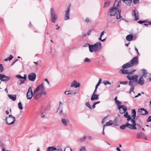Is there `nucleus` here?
<instances>
[{"label":"nucleus","instance_id":"36","mask_svg":"<svg viewBox=\"0 0 151 151\" xmlns=\"http://www.w3.org/2000/svg\"><path fill=\"white\" fill-rule=\"evenodd\" d=\"M78 151H86V147L84 146H82L80 147Z\"/></svg>","mask_w":151,"mask_h":151},{"label":"nucleus","instance_id":"11","mask_svg":"<svg viewBox=\"0 0 151 151\" xmlns=\"http://www.w3.org/2000/svg\"><path fill=\"white\" fill-rule=\"evenodd\" d=\"M10 77L3 74H0V80L2 81H7L10 79Z\"/></svg>","mask_w":151,"mask_h":151},{"label":"nucleus","instance_id":"15","mask_svg":"<svg viewBox=\"0 0 151 151\" xmlns=\"http://www.w3.org/2000/svg\"><path fill=\"white\" fill-rule=\"evenodd\" d=\"M81 85L80 83H78L76 80L73 81L71 83L70 85L71 87H75L77 88L80 87Z\"/></svg>","mask_w":151,"mask_h":151},{"label":"nucleus","instance_id":"21","mask_svg":"<svg viewBox=\"0 0 151 151\" xmlns=\"http://www.w3.org/2000/svg\"><path fill=\"white\" fill-rule=\"evenodd\" d=\"M124 116L127 118V121H129L131 120V119H132L131 117L129 115H128V113L127 112H125L124 113Z\"/></svg>","mask_w":151,"mask_h":151},{"label":"nucleus","instance_id":"39","mask_svg":"<svg viewBox=\"0 0 151 151\" xmlns=\"http://www.w3.org/2000/svg\"><path fill=\"white\" fill-rule=\"evenodd\" d=\"M135 82H136L135 81L130 80V81L129 82V85L131 86H134V83Z\"/></svg>","mask_w":151,"mask_h":151},{"label":"nucleus","instance_id":"44","mask_svg":"<svg viewBox=\"0 0 151 151\" xmlns=\"http://www.w3.org/2000/svg\"><path fill=\"white\" fill-rule=\"evenodd\" d=\"M116 103L117 104V105L118 106V108H119V107H120L121 106V102L120 101H116Z\"/></svg>","mask_w":151,"mask_h":151},{"label":"nucleus","instance_id":"40","mask_svg":"<svg viewBox=\"0 0 151 151\" xmlns=\"http://www.w3.org/2000/svg\"><path fill=\"white\" fill-rule=\"evenodd\" d=\"M18 105L19 109L20 110H22L23 109V107L22 106V105L21 104V103L20 102L18 103Z\"/></svg>","mask_w":151,"mask_h":151},{"label":"nucleus","instance_id":"34","mask_svg":"<svg viewBox=\"0 0 151 151\" xmlns=\"http://www.w3.org/2000/svg\"><path fill=\"white\" fill-rule=\"evenodd\" d=\"M111 2L110 1H107L104 3V7L105 8L108 7L110 4Z\"/></svg>","mask_w":151,"mask_h":151},{"label":"nucleus","instance_id":"19","mask_svg":"<svg viewBox=\"0 0 151 151\" xmlns=\"http://www.w3.org/2000/svg\"><path fill=\"white\" fill-rule=\"evenodd\" d=\"M61 122L64 126H66L68 124L69 121L67 118H61Z\"/></svg>","mask_w":151,"mask_h":151},{"label":"nucleus","instance_id":"54","mask_svg":"<svg viewBox=\"0 0 151 151\" xmlns=\"http://www.w3.org/2000/svg\"><path fill=\"white\" fill-rule=\"evenodd\" d=\"M101 79H100L99 81L98 82V83L96 85L99 86L101 82Z\"/></svg>","mask_w":151,"mask_h":151},{"label":"nucleus","instance_id":"5","mask_svg":"<svg viewBox=\"0 0 151 151\" xmlns=\"http://www.w3.org/2000/svg\"><path fill=\"white\" fill-rule=\"evenodd\" d=\"M50 12L52 22L54 23L57 20L58 17L57 16L55 13V10L54 8H51Z\"/></svg>","mask_w":151,"mask_h":151},{"label":"nucleus","instance_id":"48","mask_svg":"<svg viewBox=\"0 0 151 151\" xmlns=\"http://www.w3.org/2000/svg\"><path fill=\"white\" fill-rule=\"evenodd\" d=\"M4 70V68L3 67L2 64H0V72H2Z\"/></svg>","mask_w":151,"mask_h":151},{"label":"nucleus","instance_id":"29","mask_svg":"<svg viewBox=\"0 0 151 151\" xmlns=\"http://www.w3.org/2000/svg\"><path fill=\"white\" fill-rule=\"evenodd\" d=\"M113 124V122L112 120H110L108 122H106L105 124L104 125V127L106 126H111Z\"/></svg>","mask_w":151,"mask_h":151},{"label":"nucleus","instance_id":"50","mask_svg":"<svg viewBox=\"0 0 151 151\" xmlns=\"http://www.w3.org/2000/svg\"><path fill=\"white\" fill-rule=\"evenodd\" d=\"M133 2L134 4H138L139 3V0H133Z\"/></svg>","mask_w":151,"mask_h":151},{"label":"nucleus","instance_id":"41","mask_svg":"<svg viewBox=\"0 0 151 151\" xmlns=\"http://www.w3.org/2000/svg\"><path fill=\"white\" fill-rule=\"evenodd\" d=\"M85 105L86 106L88 107L90 109H92V108L91 105H90L89 102H86L85 103Z\"/></svg>","mask_w":151,"mask_h":151},{"label":"nucleus","instance_id":"20","mask_svg":"<svg viewBox=\"0 0 151 151\" xmlns=\"http://www.w3.org/2000/svg\"><path fill=\"white\" fill-rule=\"evenodd\" d=\"M131 64L130 63H128L125 64L122 66V68L123 69H127L130 68L132 67Z\"/></svg>","mask_w":151,"mask_h":151},{"label":"nucleus","instance_id":"17","mask_svg":"<svg viewBox=\"0 0 151 151\" xmlns=\"http://www.w3.org/2000/svg\"><path fill=\"white\" fill-rule=\"evenodd\" d=\"M119 110V112L122 114H123L127 111V108L124 105H122L118 108Z\"/></svg>","mask_w":151,"mask_h":151},{"label":"nucleus","instance_id":"12","mask_svg":"<svg viewBox=\"0 0 151 151\" xmlns=\"http://www.w3.org/2000/svg\"><path fill=\"white\" fill-rule=\"evenodd\" d=\"M134 71H129L128 70L126 69L122 68L119 71V73L122 74H132Z\"/></svg>","mask_w":151,"mask_h":151},{"label":"nucleus","instance_id":"52","mask_svg":"<svg viewBox=\"0 0 151 151\" xmlns=\"http://www.w3.org/2000/svg\"><path fill=\"white\" fill-rule=\"evenodd\" d=\"M89 46H91V45H90L89 44L86 43L84 44V45L83 46L84 47H89Z\"/></svg>","mask_w":151,"mask_h":151},{"label":"nucleus","instance_id":"56","mask_svg":"<svg viewBox=\"0 0 151 151\" xmlns=\"http://www.w3.org/2000/svg\"><path fill=\"white\" fill-rule=\"evenodd\" d=\"M40 116L42 118H44L45 116V114L44 113H42L40 115Z\"/></svg>","mask_w":151,"mask_h":151},{"label":"nucleus","instance_id":"27","mask_svg":"<svg viewBox=\"0 0 151 151\" xmlns=\"http://www.w3.org/2000/svg\"><path fill=\"white\" fill-rule=\"evenodd\" d=\"M138 84L141 85H142L144 84V81L142 77H141L139 79L138 81Z\"/></svg>","mask_w":151,"mask_h":151},{"label":"nucleus","instance_id":"13","mask_svg":"<svg viewBox=\"0 0 151 151\" xmlns=\"http://www.w3.org/2000/svg\"><path fill=\"white\" fill-rule=\"evenodd\" d=\"M137 138L139 139L141 138H143L145 140H147V139L145 135L141 132H138L137 134Z\"/></svg>","mask_w":151,"mask_h":151},{"label":"nucleus","instance_id":"51","mask_svg":"<svg viewBox=\"0 0 151 151\" xmlns=\"http://www.w3.org/2000/svg\"><path fill=\"white\" fill-rule=\"evenodd\" d=\"M64 151H72V150L71 148L69 147H67L65 149Z\"/></svg>","mask_w":151,"mask_h":151},{"label":"nucleus","instance_id":"4","mask_svg":"<svg viewBox=\"0 0 151 151\" xmlns=\"http://www.w3.org/2000/svg\"><path fill=\"white\" fill-rule=\"evenodd\" d=\"M15 121V118L12 115H9L5 119L6 124L8 125H11L14 124Z\"/></svg>","mask_w":151,"mask_h":151},{"label":"nucleus","instance_id":"47","mask_svg":"<svg viewBox=\"0 0 151 151\" xmlns=\"http://www.w3.org/2000/svg\"><path fill=\"white\" fill-rule=\"evenodd\" d=\"M126 127L127 126L126 124L125 125H123L120 126V128L122 129H125Z\"/></svg>","mask_w":151,"mask_h":151},{"label":"nucleus","instance_id":"22","mask_svg":"<svg viewBox=\"0 0 151 151\" xmlns=\"http://www.w3.org/2000/svg\"><path fill=\"white\" fill-rule=\"evenodd\" d=\"M88 139L89 140H91L92 139V137L90 136H84L82 138H81L80 139L79 141L81 142H83L86 139Z\"/></svg>","mask_w":151,"mask_h":151},{"label":"nucleus","instance_id":"42","mask_svg":"<svg viewBox=\"0 0 151 151\" xmlns=\"http://www.w3.org/2000/svg\"><path fill=\"white\" fill-rule=\"evenodd\" d=\"M13 58V57L12 55H10L7 58L4 60L5 61H7L8 60H12Z\"/></svg>","mask_w":151,"mask_h":151},{"label":"nucleus","instance_id":"64","mask_svg":"<svg viewBox=\"0 0 151 151\" xmlns=\"http://www.w3.org/2000/svg\"><path fill=\"white\" fill-rule=\"evenodd\" d=\"M116 150H117V151H121L120 149L118 147H116Z\"/></svg>","mask_w":151,"mask_h":151},{"label":"nucleus","instance_id":"45","mask_svg":"<svg viewBox=\"0 0 151 151\" xmlns=\"http://www.w3.org/2000/svg\"><path fill=\"white\" fill-rule=\"evenodd\" d=\"M62 111V109L61 108H59L58 107L57 111V112L58 114H60Z\"/></svg>","mask_w":151,"mask_h":151},{"label":"nucleus","instance_id":"43","mask_svg":"<svg viewBox=\"0 0 151 151\" xmlns=\"http://www.w3.org/2000/svg\"><path fill=\"white\" fill-rule=\"evenodd\" d=\"M141 71H142V72L143 74L142 75V76H145V74H146L147 73L146 70H145L142 69V70H141Z\"/></svg>","mask_w":151,"mask_h":151},{"label":"nucleus","instance_id":"59","mask_svg":"<svg viewBox=\"0 0 151 151\" xmlns=\"http://www.w3.org/2000/svg\"><path fill=\"white\" fill-rule=\"evenodd\" d=\"M85 21L86 22H88L89 21V19L88 18H86L85 20Z\"/></svg>","mask_w":151,"mask_h":151},{"label":"nucleus","instance_id":"46","mask_svg":"<svg viewBox=\"0 0 151 151\" xmlns=\"http://www.w3.org/2000/svg\"><path fill=\"white\" fill-rule=\"evenodd\" d=\"M134 86H131L130 88V90L129 92V93H131L132 92H133L134 93Z\"/></svg>","mask_w":151,"mask_h":151},{"label":"nucleus","instance_id":"6","mask_svg":"<svg viewBox=\"0 0 151 151\" xmlns=\"http://www.w3.org/2000/svg\"><path fill=\"white\" fill-rule=\"evenodd\" d=\"M131 122L132 124H131L129 123H126V125L127 127L128 128L133 129H136L137 127H136V124L135 121L131 119Z\"/></svg>","mask_w":151,"mask_h":151},{"label":"nucleus","instance_id":"10","mask_svg":"<svg viewBox=\"0 0 151 151\" xmlns=\"http://www.w3.org/2000/svg\"><path fill=\"white\" fill-rule=\"evenodd\" d=\"M28 78L29 79L32 81H34L36 78V75L35 73H30L28 76Z\"/></svg>","mask_w":151,"mask_h":151},{"label":"nucleus","instance_id":"38","mask_svg":"<svg viewBox=\"0 0 151 151\" xmlns=\"http://www.w3.org/2000/svg\"><path fill=\"white\" fill-rule=\"evenodd\" d=\"M103 83L105 85H111V83L108 81L105 80L103 81Z\"/></svg>","mask_w":151,"mask_h":151},{"label":"nucleus","instance_id":"7","mask_svg":"<svg viewBox=\"0 0 151 151\" xmlns=\"http://www.w3.org/2000/svg\"><path fill=\"white\" fill-rule=\"evenodd\" d=\"M32 97L34 98V92L32 91V88L30 86L28 88L27 93V98L28 99H30Z\"/></svg>","mask_w":151,"mask_h":151},{"label":"nucleus","instance_id":"8","mask_svg":"<svg viewBox=\"0 0 151 151\" xmlns=\"http://www.w3.org/2000/svg\"><path fill=\"white\" fill-rule=\"evenodd\" d=\"M70 4H69L67 8V10L65 11V20H68L70 18L69 13L70 10Z\"/></svg>","mask_w":151,"mask_h":151},{"label":"nucleus","instance_id":"32","mask_svg":"<svg viewBox=\"0 0 151 151\" xmlns=\"http://www.w3.org/2000/svg\"><path fill=\"white\" fill-rule=\"evenodd\" d=\"M16 77L19 78L20 79H26V77L25 76V75H24V76L22 77L20 75H17L16 76Z\"/></svg>","mask_w":151,"mask_h":151},{"label":"nucleus","instance_id":"35","mask_svg":"<svg viewBox=\"0 0 151 151\" xmlns=\"http://www.w3.org/2000/svg\"><path fill=\"white\" fill-rule=\"evenodd\" d=\"M118 13L117 14L116 18L118 19H121L122 18V17H121L120 14L121 11L119 10H118Z\"/></svg>","mask_w":151,"mask_h":151},{"label":"nucleus","instance_id":"9","mask_svg":"<svg viewBox=\"0 0 151 151\" xmlns=\"http://www.w3.org/2000/svg\"><path fill=\"white\" fill-rule=\"evenodd\" d=\"M139 61L137 57H135L133 58L130 61V63L131 64L132 66L134 65H136L138 63Z\"/></svg>","mask_w":151,"mask_h":151},{"label":"nucleus","instance_id":"30","mask_svg":"<svg viewBox=\"0 0 151 151\" xmlns=\"http://www.w3.org/2000/svg\"><path fill=\"white\" fill-rule=\"evenodd\" d=\"M127 5L129 6L132 2V0H122Z\"/></svg>","mask_w":151,"mask_h":151},{"label":"nucleus","instance_id":"23","mask_svg":"<svg viewBox=\"0 0 151 151\" xmlns=\"http://www.w3.org/2000/svg\"><path fill=\"white\" fill-rule=\"evenodd\" d=\"M8 97L13 101H14L16 99V95L13 94H9L8 95Z\"/></svg>","mask_w":151,"mask_h":151},{"label":"nucleus","instance_id":"61","mask_svg":"<svg viewBox=\"0 0 151 151\" xmlns=\"http://www.w3.org/2000/svg\"><path fill=\"white\" fill-rule=\"evenodd\" d=\"M91 31V30H89L88 31L87 33V34L88 35H90Z\"/></svg>","mask_w":151,"mask_h":151},{"label":"nucleus","instance_id":"26","mask_svg":"<svg viewBox=\"0 0 151 151\" xmlns=\"http://www.w3.org/2000/svg\"><path fill=\"white\" fill-rule=\"evenodd\" d=\"M131 115L132 119H134L136 116V111L134 109H132L131 111Z\"/></svg>","mask_w":151,"mask_h":151},{"label":"nucleus","instance_id":"2","mask_svg":"<svg viewBox=\"0 0 151 151\" xmlns=\"http://www.w3.org/2000/svg\"><path fill=\"white\" fill-rule=\"evenodd\" d=\"M121 1H119L116 0L114 4V6L110 8L108 10L107 12L108 15L110 16H114L118 12V9L120 7V4L121 3Z\"/></svg>","mask_w":151,"mask_h":151},{"label":"nucleus","instance_id":"49","mask_svg":"<svg viewBox=\"0 0 151 151\" xmlns=\"http://www.w3.org/2000/svg\"><path fill=\"white\" fill-rule=\"evenodd\" d=\"M120 83L122 84L127 85L128 83V82L127 81H121Z\"/></svg>","mask_w":151,"mask_h":151},{"label":"nucleus","instance_id":"33","mask_svg":"<svg viewBox=\"0 0 151 151\" xmlns=\"http://www.w3.org/2000/svg\"><path fill=\"white\" fill-rule=\"evenodd\" d=\"M83 61L85 63H89L91 62V59L88 58H86L83 60Z\"/></svg>","mask_w":151,"mask_h":151},{"label":"nucleus","instance_id":"1","mask_svg":"<svg viewBox=\"0 0 151 151\" xmlns=\"http://www.w3.org/2000/svg\"><path fill=\"white\" fill-rule=\"evenodd\" d=\"M46 81L48 85L50 84L49 82L47 79H45L42 81V83L37 87L33 90L34 98L37 99L40 98L42 95H45L46 92L45 90V88L44 84Z\"/></svg>","mask_w":151,"mask_h":151},{"label":"nucleus","instance_id":"55","mask_svg":"<svg viewBox=\"0 0 151 151\" xmlns=\"http://www.w3.org/2000/svg\"><path fill=\"white\" fill-rule=\"evenodd\" d=\"M145 22L144 21H138L137 22L139 24H142L143 23Z\"/></svg>","mask_w":151,"mask_h":151},{"label":"nucleus","instance_id":"31","mask_svg":"<svg viewBox=\"0 0 151 151\" xmlns=\"http://www.w3.org/2000/svg\"><path fill=\"white\" fill-rule=\"evenodd\" d=\"M105 33V32L104 31H103L101 33L100 36V37H99V40H100L101 42H104L106 40V38L103 39H102V37L104 35V33Z\"/></svg>","mask_w":151,"mask_h":151},{"label":"nucleus","instance_id":"53","mask_svg":"<svg viewBox=\"0 0 151 151\" xmlns=\"http://www.w3.org/2000/svg\"><path fill=\"white\" fill-rule=\"evenodd\" d=\"M23 80H20V82L19 83V84L21 85L22 84V83H24V81H25V79H22Z\"/></svg>","mask_w":151,"mask_h":151},{"label":"nucleus","instance_id":"28","mask_svg":"<svg viewBox=\"0 0 151 151\" xmlns=\"http://www.w3.org/2000/svg\"><path fill=\"white\" fill-rule=\"evenodd\" d=\"M57 150L56 148L54 146L50 147L47 148L46 151H54Z\"/></svg>","mask_w":151,"mask_h":151},{"label":"nucleus","instance_id":"37","mask_svg":"<svg viewBox=\"0 0 151 151\" xmlns=\"http://www.w3.org/2000/svg\"><path fill=\"white\" fill-rule=\"evenodd\" d=\"M64 93L66 95L72 94H73V92L72 91H66Z\"/></svg>","mask_w":151,"mask_h":151},{"label":"nucleus","instance_id":"25","mask_svg":"<svg viewBox=\"0 0 151 151\" xmlns=\"http://www.w3.org/2000/svg\"><path fill=\"white\" fill-rule=\"evenodd\" d=\"M133 36L132 34L127 35L126 37V39L128 41H130L133 40Z\"/></svg>","mask_w":151,"mask_h":151},{"label":"nucleus","instance_id":"18","mask_svg":"<svg viewBox=\"0 0 151 151\" xmlns=\"http://www.w3.org/2000/svg\"><path fill=\"white\" fill-rule=\"evenodd\" d=\"M132 15L135 18V21L137 20L139 18V15L138 11L136 10H134L132 11Z\"/></svg>","mask_w":151,"mask_h":151},{"label":"nucleus","instance_id":"57","mask_svg":"<svg viewBox=\"0 0 151 151\" xmlns=\"http://www.w3.org/2000/svg\"><path fill=\"white\" fill-rule=\"evenodd\" d=\"M62 105H63V103H61V102H59V107L62 108Z\"/></svg>","mask_w":151,"mask_h":151},{"label":"nucleus","instance_id":"62","mask_svg":"<svg viewBox=\"0 0 151 151\" xmlns=\"http://www.w3.org/2000/svg\"><path fill=\"white\" fill-rule=\"evenodd\" d=\"M96 104L94 103L93 104V105L92 106V108H93V109H94L96 107Z\"/></svg>","mask_w":151,"mask_h":151},{"label":"nucleus","instance_id":"24","mask_svg":"<svg viewBox=\"0 0 151 151\" xmlns=\"http://www.w3.org/2000/svg\"><path fill=\"white\" fill-rule=\"evenodd\" d=\"M99 99V95H98L93 94L91 97V100L93 101Z\"/></svg>","mask_w":151,"mask_h":151},{"label":"nucleus","instance_id":"58","mask_svg":"<svg viewBox=\"0 0 151 151\" xmlns=\"http://www.w3.org/2000/svg\"><path fill=\"white\" fill-rule=\"evenodd\" d=\"M147 122H151V116H149L148 119L147 120Z\"/></svg>","mask_w":151,"mask_h":151},{"label":"nucleus","instance_id":"63","mask_svg":"<svg viewBox=\"0 0 151 151\" xmlns=\"http://www.w3.org/2000/svg\"><path fill=\"white\" fill-rule=\"evenodd\" d=\"M141 94L140 93H138L137 95H136L135 96V98H137L138 97V96H140Z\"/></svg>","mask_w":151,"mask_h":151},{"label":"nucleus","instance_id":"16","mask_svg":"<svg viewBox=\"0 0 151 151\" xmlns=\"http://www.w3.org/2000/svg\"><path fill=\"white\" fill-rule=\"evenodd\" d=\"M137 113L139 115H144L147 114L148 111L143 108H141L138 110Z\"/></svg>","mask_w":151,"mask_h":151},{"label":"nucleus","instance_id":"14","mask_svg":"<svg viewBox=\"0 0 151 151\" xmlns=\"http://www.w3.org/2000/svg\"><path fill=\"white\" fill-rule=\"evenodd\" d=\"M127 79L129 80L134 81H135L136 82H137L138 76L137 75L131 76L127 75Z\"/></svg>","mask_w":151,"mask_h":151},{"label":"nucleus","instance_id":"60","mask_svg":"<svg viewBox=\"0 0 151 151\" xmlns=\"http://www.w3.org/2000/svg\"><path fill=\"white\" fill-rule=\"evenodd\" d=\"M135 51H136V52H137L138 55H139V52H138V49L136 47H135Z\"/></svg>","mask_w":151,"mask_h":151},{"label":"nucleus","instance_id":"3","mask_svg":"<svg viewBox=\"0 0 151 151\" xmlns=\"http://www.w3.org/2000/svg\"><path fill=\"white\" fill-rule=\"evenodd\" d=\"M102 45L100 42H97L94 45H91L89 47V51L91 52H93L99 51L101 48Z\"/></svg>","mask_w":151,"mask_h":151}]
</instances>
